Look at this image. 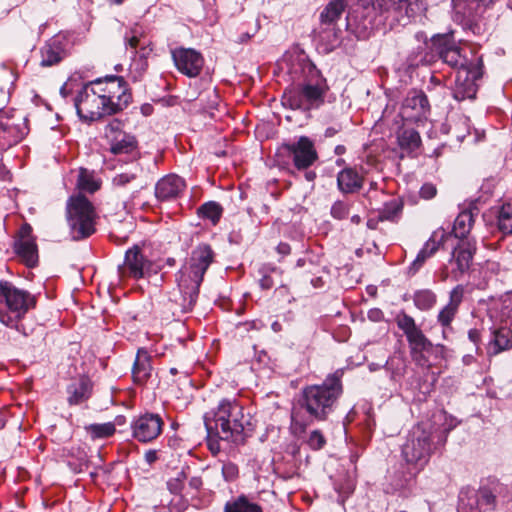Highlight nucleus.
<instances>
[{
    "label": "nucleus",
    "mask_w": 512,
    "mask_h": 512,
    "mask_svg": "<svg viewBox=\"0 0 512 512\" xmlns=\"http://www.w3.org/2000/svg\"><path fill=\"white\" fill-rule=\"evenodd\" d=\"M343 375V369H337L327 375L322 384L307 385L301 389L291 417L297 423L296 419L301 412L307 415L308 422L301 424L303 431L308 424L324 422L329 418L343 394Z\"/></svg>",
    "instance_id": "nucleus-1"
},
{
    "label": "nucleus",
    "mask_w": 512,
    "mask_h": 512,
    "mask_svg": "<svg viewBox=\"0 0 512 512\" xmlns=\"http://www.w3.org/2000/svg\"><path fill=\"white\" fill-rule=\"evenodd\" d=\"M206 431L222 437L224 441L244 445L255 430L250 414L236 399H222L216 409L204 415Z\"/></svg>",
    "instance_id": "nucleus-2"
},
{
    "label": "nucleus",
    "mask_w": 512,
    "mask_h": 512,
    "mask_svg": "<svg viewBox=\"0 0 512 512\" xmlns=\"http://www.w3.org/2000/svg\"><path fill=\"white\" fill-rule=\"evenodd\" d=\"M301 67L303 81L284 90L283 105L302 112L317 110L325 103L327 80L312 61H303Z\"/></svg>",
    "instance_id": "nucleus-3"
},
{
    "label": "nucleus",
    "mask_w": 512,
    "mask_h": 512,
    "mask_svg": "<svg viewBox=\"0 0 512 512\" xmlns=\"http://www.w3.org/2000/svg\"><path fill=\"white\" fill-rule=\"evenodd\" d=\"M35 306V296L26 290L15 287L10 281H0V321L2 324L27 336L22 319Z\"/></svg>",
    "instance_id": "nucleus-4"
},
{
    "label": "nucleus",
    "mask_w": 512,
    "mask_h": 512,
    "mask_svg": "<svg viewBox=\"0 0 512 512\" xmlns=\"http://www.w3.org/2000/svg\"><path fill=\"white\" fill-rule=\"evenodd\" d=\"M96 211L93 204L82 194L71 196L66 204V220L73 241L89 238L96 232Z\"/></svg>",
    "instance_id": "nucleus-5"
},
{
    "label": "nucleus",
    "mask_w": 512,
    "mask_h": 512,
    "mask_svg": "<svg viewBox=\"0 0 512 512\" xmlns=\"http://www.w3.org/2000/svg\"><path fill=\"white\" fill-rule=\"evenodd\" d=\"M432 428L427 423H418L409 431L402 446L405 462L419 473L429 462L434 451Z\"/></svg>",
    "instance_id": "nucleus-6"
},
{
    "label": "nucleus",
    "mask_w": 512,
    "mask_h": 512,
    "mask_svg": "<svg viewBox=\"0 0 512 512\" xmlns=\"http://www.w3.org/2000/svg\"><path fill=\"white\" fill-rule=\"evenodd\" d=\"M395 322L406 336L410 355L416 363L420 365L428 364V358L425 356V353H430L434 349L439 351L440 355L444 357L446 347L443 344L434 345L416 324L412 316L401 311L396 315Z\"/></svg>",
    "instance_id": "nucleus-7"
},
{
    "label": "nucleus",
    "mask_w": 512,
    "mask_h": 512,
    "mask_svg": "<svg viewBox=\"0 0 512 512\" xmlns=\"http://www.w3.org/2000/svg\"><path fill=\"white\" fill-rule=\"evenodd\" d=\"M106 105V114L116 115L125 110L133 101L132 90L128 82L122 76L110 75L104 78H97Z\"/></svg>",
    "instance_id": "nucleus-8"
},
{
    "label": "nucleus",
    "mask_w": 512,
    "mask_h": 512,
    "mask_svg": "<svg viewBox=\"0 0 512 512\" xmlns=\"http://www.w3.org/2000/svg\"><path fill=\"white\" fill-rule=\"evenodd\" d=\"M98 89L96 79L89 81L82 86L73 99L77 115L83 122L91 123L109 116L106 114V105Z\"/></svg>",
    "instance_id": "nucleus-9"
},
{
    "label": "nucleus",
    "mask_w": 512,
    "mask_h": 512,
    "mask_svg": "<svg viewBox=\"0 0 512 512\" xmlns=\"http://www.w3.org/2000/svg\"><path fill=\"white\" fill-rule=\"evenodd\" d=\"M506 489L496 478H488L477 490L474 497H460L459 512L494 511L497 507V497Z\"/></svg>",
    "instance_id": "nucleus-10"
},
{
    "label": "nucleus",
    "mask_w": 512,
    "mask_h": 512,
    "mask_svg": "<svg viewBox=\"0 0 512 512\" xmlns=\"http://www.w3.org/2000/svg\"><path fill=\"white\" fill-rule=\"evenodd\" d=\"M408 5V0H357L356 7L349 10L346 16V27L362 25L363 29L368 26L365 23L371 12L375 14L393 11H402Z\"/></svg>",
    "instance_id": "nucleus-11"
},
{
    "label": "nucleus",
    "mask_w": 512,
    "mask_h": 512,
    "mask_svg": "<svg viewBox=\"0 0 512 512\" xmlns=\"http://www.w3.org/2000/svg\"><path fill=\"white\" fill-rule=\"evenodd\" d=\"M483 68L482 57H476L470 60V64L457 70L455 86L453 88V98L455 100L475 99L478 91L476 82L482 78Z\"/></svg>",
    "instance_id": "nucleus-12"
},
{
    "label": "nucleus",
    "mask_w": 512,
    "mask_h": 512,
    "mask_svg": "<svg viewBox=\"0 0 512 512\" xmlns=\"http://www.w3.org/2000/svg\"><path fill=\"white\" fill-rule=\"evenodd\" d=\"M177 289L169 293L168 299L163 306L171 313L172 316L191 311L198 299L200 287L193 284L188 277H180L176 275Z\"/></svg>",
    "instance_id": "nucleus-13"
},
{
    "label": "nucleus",
    "mask_w": 512,
    "mask_h": 512,
    "mask_svg": "<svg viewBox=\"0 0 512 512\" xmlns=\"http://www.w3.org/2000/svg\"><path fill=\"white\" fill-rule=\"evenodd\" d=\"M215 252L207 243L198 244L191 252L185 265L178 271L180 277H188L197 286H201L204 275L215 261Z\"/></svg>",
    "instance_id": "nucleus-14"
},
{
    "label": "nucleus",
    "mask_w": 512,
    "mask_h": 512,
    "mask_svg": "<svg viewBox=\"0 0 512 512\" xmlns=\"http://www.w3.org/2000/svg\"><path fill=\"white\" fill-rule=\"evenodd\" d=\"M279 152L291 158L293 166L298 171L308 170L319 159L313 140L304 135L296 141L282 143Z\"/></svg>",
    "instance_id": "nucleus-15"
},
{
    "label": "nucleus",
    "mask_w": 512,
    "mask_h": 512,
    "mask_svg": "<svg viewBox=\"0 0 512 512\" xmlns=\"http://www.w3.org/2000/svg\"><path fill=\"white\" fill-rule=\"evenodd\" d=\"M154 264L143 253L139 245H134L125 252L123 264L118 266V273L121 278L140 280L149 278L156 274Z\"/></svg>",
    "instance_id": "nucleus-16"
},
{
    "label": "nucleus",
    "mask_w": 512,
    "mask_h": 512,
    "mask_svg": "<svg viewBox=\"0 0 512 512\" xmlns=\"http://www.w3.org/2000/svg\"><path fill=\"white\" fill-rule=\"evenodd\" d=\"M164 425L160 414L146 412L131 422L132 437L140 443H150L161 435Z\"/></svg>",
    "instance_id": "nucleus-17"
},
{
    "label": "nucleus",
    "mask_w": 512,
    "mask_h": 512,
    "mask_svg": "<svg viewBox=\"0 0 512 512\" xmlns=\"http://www.w3.org/2000/svg\"><path fill=\"white\" fill-rule=\"evenodd\" d=\"M172 59L177 70L190 78L200 75L204 65L202 54L192 48L179 47L174 49Z\"/></svg>",
    "instance_id": "nucleus-18"
},
{
    "label": "nucleus",
    "mask_w": 512,
    "mask_h": 512,
    "mask_svg": "<svg viewBox=\"0 0 512 512\" xmlns=\"http://www.w3.org/2000/svg\"><path fill=\"white\" fill-rule=\"evenodd\" d=\"M430 110L427 95L422 90H412L403 101L401 115L406 120L417 122L426 119Z\"/></svg>",
    "instance_id": "nucleus-19"
},
{
    "label": "nucleus",
    "mask_w": 512,
    "mask_h": 512,
    "mask_svg": "<svg viewBox=\"0 0 512 512\" xmlns=\"http://www.w3.org/2000/svg\"><path fill=\"white\" fill-rule=\"evenodd\" d=\"M347 7L346 0H331L320 13L321 25H326L327 39L331 46H334L339 41L341 30L336 29V23L341 18Z\"/></svg>",
    "instance_id": "nucleus-20"
},
{
    "label": "nucleus",
    "mask_w": 512,
    "mask_h": 512,
    "mask_svg": "<svg viewBox=\"0 0 512 512\" xmlns=\"http://www.w3.org/2000/svg\"><path fill=\"white\" fill-rule=\"evenodd\" d=\"M465 294V288L463 285H456L449 292V300L447 304L440 309L437 314V322L443 329V335L445 336L447 331H452V322L456 318L460 305L463 302Z\"/></svg>",
    "instance_id": "nucleus-21"
},
{
    "label": "nucleus",
    "mask_w": 512,
    "mask_h": 512,
    "mask_svg": "<svg viewBox=\"0 0 512 512\" xmlns=\"http://www.w3.org/2000/svg\"><path fill=\"white\" fill-rule=\"evenodd\" d=\"M186 188L185 180L176 175L168 174L159 179L155 185V197L160 202L176 200Z\"/></svg>",
    "instance_id": "nucleus-22"
},
{
    "label": "nucleus",
    "mask_w": 512,
    "mask_h": 512,
    "mask_svg": "<svg viewBox=\"0 0 512 512\" xmlns=\"http://www.w3.org/2000/svg\"><path fill=\"white\" fill-rule=\"evenodd\" d=\"M94 383L87 375L73 378L66 387L67 403L70 406H78L86 403L93 394Z\"/></svg>",
    "instance_id": "nucleus-23"
},
{
    "label": "nucleus",
    "mask_w": 512,
    "mask_h": 512,
    "mask_svg": "<svg viewBox=\"0 0 512 512\" xmlns=\"http://www.w3.org/2000/svg\"><path fill=\"white\" fill-rule=\"evenodd\" d=\"M40 56L41 67L58 65L66 57L65 42L59 37H52L40 48Z\"/></svg>",
    "instance_id": "nucleus-24"
},
{
    "label": "nucleus",
    "mask_w": 512,
    "mask_h": 512,
    "mask_svg": "<svg viewBox=\"0 0 512 512\" xmlns=\"http://www.w3.org/2000/svg\"><path fill=\"white\" fill-rule=\"evenodd\" d=\"M28 131L29 129L24 119L16 123L12 118L4 116L0 134V145L8 147L15 145L28 134Z\"/></svg>",
    "instance_id": "nucleus-25"
},
{
    "label": "nucleus",
    "mask_w": 512,
    "mask_h": 512,
    "mask_svg": "<svg viewBox=\"0 0 512 512\" xmlns=\"http://www.w3.org/2000/svg\"><path fill=\"white\" fill-rule=\"evenodd\" d=\"M152 356L144 348H139L132 366V379L138 386L145 385L152 376Z\"/></svg>",
    "instance_id": "nucleus-26"
},
{
    "label": "nucleus",
    "mask_w": 512,
    "mask_h": 512,
    "mask_svg": "<svg viewBox=\"0 0 512 512\" xmlns=\"http://www.w3.org/2000/svg\"><path fill=\"white\" fill-rule=\"evenodd\" d=\"M475 251V246L469 240L458 242L452 252L456 264V269L453 270L455 275L456 273L463 275L470 269Z\"/></svg>",
    "instance_id": "nucleus-27"
},
{
    "label": "nucleus",
    "mask_w": 512,
    "mask_h": 512,
    "mask_svg": "<svg viewBox=\"0 0 512 512\" xmlns=\"http://www.w3.org/2000/svg\"><path fill=\"white\" fill-rule=\"evenodd\" d=\"M363 185L364 177L352 167H345L337 174V187L343 194L358 193Z\"/></svg>",
    "instance_id": "nucleus-28"
},
{
    "label": "nucleus",
    "mask_w": 512,
    "mask_h": 512,
    "mask_svg": "<svg viewBox=\"0 0 512 512\" xmlns=\"http://www.w3.org/2000/svg\"><path fill=\"white\" fill-rule=\"evenodd\" d=\"M13 248L16 255L28 268H34L38 265L39 255L36 239L14 241Z\"/></svg>",
    "instance_id": "nucleus-29"
},
{
    "label": "nucleus",
    "mask_w": 512,
    "mask_h": 512,
    "mask_svg": "<svg viewBox=\"0 0 512 512\" xmlns=\"http://www.w3.org/2000/svg\"><path fill=\"white\" fill-rule=\"evenodd\" d=\"M109 151L113 155L133 154L138 151V140L135 135L124 132L109 143Z\"/></svg>",
    "instance_id": "nucleus-30"
},
{
    "label": "nucleus",
    "mask_w": 512,
    "mask_h": 512,
    "mask_svg": "<svg viewBox=\"0 0 512 512\" xmlns=\"http://www.w3.org/2000/svg\"><path fill=\"white\" fill-rule=\"evenodd\" d=\"M492 336L493 338L489 343L492 348V351L489 352L490 355L495 356L512 348V330L510 328H497L493 330Z\"/></svg>",
    "instance_id": "nucleus-31"
},
{
    "label": "nucleus",
    "mask_w": 512,
    "mask_h": 512,
    "mask_svg": "<svg viewBox=\"0 0 512 512\" xmlns=\"http://www.w3.org/2000/svg\"><path fill=\"white\" fill-rule=\"evenodd\" d=\"M427 49L440 58L445 52L453 48L456 43L452 33L435 34L429 41H425Z\"/></svg>",
    "instance_id": "nucleus-32"
},
{
    "label": "nucleus",
    "mask_w": 512,
    "mask_h": 512,
    "mask_svg": "<svg viewBox=\"0 0 512 512\" xmlns=\"http://www.w3.org/2000/svg\"><path fill=\"white\" fill-rule=\"evenodd\" d=\"M474 223L475 221L472 219L471 212L461 211L455 218L453 224L452 233L454 234L455 238L459 239L460 241H465L464 239H466L471 232Z\"/></svg>",
    "instance_id": "nucleus-33"
},
{
    "label": "nucleus",
    "mask_w": 512,
    "mask_h": 512,
    "mask_svg": "<svg viewBox=\"0 0 512 512\" xmlns=\"http://www.w3.org/2000/svg\"><path fill=\"white\" fill-rule=\"evenodd\" d=\"M224 209L222 205L216 201H207L197 208V215L199 218L209 220L213 226H216L222 215Z\"/></svg>",
    "instance_id": "nucleus-34"
},
{
    "label": "nucleus",
    "mask_w": 512,
    "mask_h": 512,
    "mask_svg": "<svg viewBox=\"0 0 512 512\" xmlns=\"http://www.w3.org/2000/svg\"><path fill=\"white\" fill-rule=\"evenodd\" d=\"M223 512H263V510L259 504L251 502L246 495L241 494L232 501L226 502Z\"/></svg>",
    "instance_id": "nucleus-35"
},
{
    "label": "nucleus",
    "mask_w": 512,
    "mask_h": 512,
    "mask_svg": "<svg viewBox=\"0 0 512 512\" xmlns=\"http://www.w3.org/2000/svg\"><path fill=\"white\" fill-rule=\"evenodd\" d=\"M398 143L402 149L413 152L421 145V137L413 128H404L398 135Z\"/></svg>",
    "instance_id": "nucleus-36"
},
{
    "label": "nucleus",
    "mask_w": 512,
    "mask_h": 512,
    "mask_svg": "<svg viewBox=\"0 0 512 512\" xmlns=\"http://www.w3.org/2000/svg\"><path fill=\"white\" fill-rule=\"evenodd\" d=\"M412 298L416 308L421 311L432 309L437 302V295L431 289L417 290Z\"/></svg>",
    "instance_id": "nucleus-37"
},
{
    "label": "nucleus",
    "mask_w": 512,
    "mask_h": 512,
    "mask_svg": "<svg viewBox=\"0 0 512 512\" xmlns=\"http://www.w3.org/2000/svg\"><path fill=\"white\" fill-rule=\"evenodd\" d=\"M497 227L504 235H512V204L505 203L497 210Z\"/></svg>",
    "instance_id": "nucleus-38"
},
{
    "label": "nucleus",
    "mask_w": 512,
    "mask_h": 512,
    "mask_svg": "<svg viewBox=\"0 0 512 512\" xmlns=\"http://www.w3.org/2000/svg\"><path fill=\"white\" fill-rule=\"evenodd\" d=\"M403 201L400 198H393L384 203L379 210L378 218L380 221H393L403 210Z\"/></svg>",
    "instance_id": "nucleus-39"
},
{
    "label": "nucleus",
    "mask_w": 512,
    "mask_h": 512,
    "mask_svg": "<svg viewBox=\"0 0 512 512\" xmlns=\"http://www.w3.org/2000/svg\"><path fill=\"white\" fill-rule=\"evenodd\" d=\"M449 237L450 235L443 229L434 231L421 250L425 251L428 256L432 257Z\"/></svg>",
    "instance_id": "nucleus-40"
},
{
    "label": "nucleus",
    "mask_w": 512,
    "mask_h": 512,
    "mask_svg": "<svg viewBox=\"0 0 512 512\" xmlns=\"http://www.w3.org/2000/svg\"><path fill=\"white\" fill-rule=\"evenodd\" d=\"M449 237L450 235L443 229L434 231L421 250L425 251L428 256L432 257Z\"/></svg>",
    "instance_id": "nucleus-41"
},
{
    "label": "nucleus",
    "mask_w": 512,
    "mask_h": 512,
    "mask_svg": "<svg viewBox=\"0 0 512 512\" xmlns=\"http://www.w3.org/2000/svg\"><path fill=\"white\" fill-rule=\"evenodd\" d=\"M86 432L92 439H105L114 435L116 428L113 422L90 424L85 426Z\"/></svg>",
    "instance_id": "nucleus-42"
},
{
    "label": "nucleus",
    "mask_w": 512,
    "mask_h": 512,
    "mask_svg": "<svg viewBox=\"0 0 512 512\" xmlns=\"http://www.w3.org/2000/svg\"><path fill=\"white\" fill-rule=\"evenodd\" d=\"M440 59L452 68H457V70L467 64H470V61L461 56L460 48L457 45L445 52L444 55L440 57Z\"/></svg>",
    "instance_id": "nucleus-43"
},
{
    "label": "nucleus",
    "mask_w": 512,
    "mask_h": 512,
    "mask_svg": "<svg viewBox=\"0 0 512 512\" xmlns=\"http://www.w3.org/2000/svg\"><path fill=\"white\" fill-rule=\"evenodd\" d=\"M187 479V474L184 470H181L173 478L167 481V489L171 494L180 495L184 489V483Z\"/></svg>",
    "instance_id": "nucleus-44"
},
{
    "label": "nucleus",
    "mask_w": 512,
    "mask_h": 512,
    "mask_svg": "<svg viewBox=\"0 0 512 512\" xmlns=\"http://www.w3.org/2000/svg\"><path fill=\"white\" fill-rule=\"evenodd\" d=\"M123 131V122L117 118L112 119L104 128V137L109 143L114 138L120 136Z\"/></svg>",
    "instance_id": "nucleus-45"
},
{
    "label": "nucleus",
    "mask_w": 512,
    "mask_h": 512,
    "mask_svg": "<svg viewBox=\"0 0 512 512\" xmlns=\"http://www.w3.org/2000/svg\"><path fill=\"white\" fill-rule=\"evenodd\" d=\"M350 212V204L343 201H335L330 209L331 216L336 220H344L348 217Z\"/></svg>",
    "instance_id": "nucleus-46"
},
{
    "label": "nucleus",
    "mask_w": 512,
    "mask_h": 512,
    "mask_svg": "<svg viewBox=\"0 0 512 512\" xmlns=\"http://www.w3.org/2000/svg\"><path fill=\"white\" fill-rule=\"evenodd\" d=\"M307 444L313 450H320L326 445V438L320 430H313L309 435Z\"/></svg>",
    "instance_id": "nucleus-47"
},
{
    "label": "nucleus",
    "mask_w": 512,
    "mask_h": 512,
    "mask_svg": "<svg viewBox=\"0 0 512 512\" xmlns=\"http://www.w3.org/2000/svg\"><path fill=\"white\" fill-rule=\"evenodd\" d=\"M142 36V32L139 28H133L129 33H126L124 36V41L126 47H130L133 50V54H136V49L140 43V37Z\"/></svg>",
    "instance_id": "nucleus-48"
},
{
    "label": "nucleus",
    "mask_w": 512,
    "mask_h": 512,
    "mask_svg": "<svg viewBox=\"0 0 512 512\" xmlns=\"http://www.w3.org/2000/svg\"><path fill=\"white\" fill-rule=\"evenodd\" d=\"M429 258L430 256H428L425 251L420 250L416 258L408 267V275L414 276L423 267V265Z\"/></svg>",
    "instance_id": "nucleus-49"
},
{
    "label": "nucleus",
    "mask_w": 512,
    "mask_h": 512,
    "mask_svg": "<svg viewBox=\"0 0 512 512\" xmlns=\"http://www.w3.org/2000/svg\"><path fill=\"white\" fill-rule=\"evenodd\" d=\"M79 187L93 193L100 188V185L91 176L81 173L79 177Z\"/></svg>",
    "instance_id": "nucleus-50"
},
{
    "label": "nucleus",
    "mask_w": 512,
    "mask_h": 512,
    "mask_svg": "<svg viewBox=\"0 0 512 512\" xmlns=\"http://www.w3.org/2000/svg\"><path fill=\"white\" fill-rule=\"evenodd\" d=\"M137 179V175L135 173L130 172H124L117 174L113 180L112 183L115 187L123 188L126 187L129 183L133 182Z\"/></svg>",
    "instance_id": "nucleus-51"
},
{
    "label": "nucleus",
    "mask_w": 512,
    "mask_h": 512,
    "mask_svg": "<svg viewBox=\"0 0 512 512\" xmlns=\"http://www.w3.org/2000/svg\"><path fill=\"white\" fill-rule=\"evenodd\" d=\"M239 474L238 466L232 462L225 463L222 466V475L226 481H234Z\"/></svg>",
    "instance_id": "nucleus-52"
},
{
    "label": "nucleus",
    "mask_w": 512,
    "mask_h": 512,
    "mask_svg": "<svg viewBox=\"0 0 512 512\" xmlns=\"http://www.w3.org/2000/svg\"><path fill=\"white\" fill-rule=\"evenodd\" d=\"M32 233V226L25 222L19 228L15 241H29L30 239H36Z\"/></svg>",
    "instance_id": "nucleus-53"
},
{
    "label": "nucleus",
    "mask_w": 512,
    "mask_h": 512,
    "mask_svg": "<svg viewBox=\"0 0 512 512\" xmlns=\"http://www.w3.org/2000/svg\"><path fill=\"white\" fill-rule=\"evenodd\" d=\"M219 440H223V438L207 431V446L213 455L220 452Z\"/></svg>",
    "instance_id": "nucleus-54"
},
{
    "label": "nucleus",
    "mask_w": 512,
    "mask_h": 512,
    "mask_svg": "<svg viewBox=\"0 0 512 512\" xmlns=\"http://www.w3.org/2000/svg\"><path fill=\"white\" fill-rule=\"evenodd\" d=\"M419 194L422 199L430 200L436 196L437 188L432 183H425L420 188Z\"/></svg>",
    "instance_id": "nucleus-55"
},
{
    "label": "nucleus",
    "mask_w": 512,
    "mask_h": 512,
    "mask_svg": "<svg viewBox=\"0 0 512 512\" xmlns=\"http://www.w3.org/2000/svg\"><path fill=\"white\" fill-rule=\"evenodd\" d=\"M481 331L477 328H472L468 331V339L475 344L476 346V353H479L480 351V343H481Z\"/></svg>",
    "instance_id": "nucleus-56"
},
{
    "label": "nucleus",
    "mask_w": 512,
    "mask_h": 512,
    "mask_svg": "<svg viewBox=\"0 0 512 512\" xmlns=\"http://www.w3.org/2000/svg\"><path fill=\"white\" fill-rule=\"evenodd\" d=\"M260 273L262 274V277L259 280V285H260L261 289H263V290L271 289L274 286L273 278L270 275L263 273L262 270L260 271Z\"/></svg>",
    "instance_id": "nucleus-57"
},
{
    "label": "nucleus",
    "mask_w": 512,
    "mask_h": 512,
    "mask_svg": "<svg viewBox=\"0 0 512 512\" xmlns=\"http://www.w3.org/2000/svg\"><path fill=\"white\" fill-rule=\"evenodd\" d=\"M478 204H479V200H474V201L470 202L468 207L466 209L462 210V212H471L472 219L475 220V217L478 216V214L480 212Z\"/></svg>",
    "instance_id": "nucleus-58"
},
{
    "label": "nucleus",
    "mask_w": 512,
    "mask_h": 512,
    "mask_svg": "<svg viewBox=\"0 0 512 512\" xmlns=\"http://www.w3.org/2000/svg\"><path fill=\"white\" fill-rule=\"evenodd\" d=\"M276 251L282 257L287 256L291 253V246L286 242H280L276 246Z\"/></svg>",
    "instance_id": "nucleus-59"
},
{
    "label": "nucleus",
    "mask_w": 512,
    "mask_h": 512,
    "mask_svg": "<svg viewBox=\"0 0 512 512\" xmlns=\"http://www.w3.org/2000/svg\"><path fill=\"white\" fill-rule=\"evenodd\" d=\"M144 459L149 465H152L158 460L157 451L152 449L147 450L144 454Z\"/></svg>",
    "instance_id": "nucleus-60"
},
{
    "label": "nucleus",
    "mask_w": 512,
    "mask_h": 512,
    "mask_svg": "<svg viewBox=\"0 0 512 512\" xmlns=\"http://www.w3.org/2000/svg\"><path fill=\"white\" fill-rule=\"evenodd\" d=\"M341 130H342L341 125H338V127H328V128H326V130L324 132V136H325V138H332L337 133H339Z\"/></svg>",
    "instance_id": "nucleus-61"
},
{
    "label": "nucleus",
    "mask_w": 512,
    "mask_h": 512,
    "mask_svg": "<svg viewBox=\"0 0 512 512\" xmlns=\"http://www.w3.org/2000/svg\"><path fill=\"white\" fill-rule=\"evenodd\" d=\"M203 484L201 477H192L189 480V486L194 490H199Z\"/></svg>",
    "instance_id": "nucleus-62"
},
{
    "label": "nucleus",
    "mask_w": 512,
    "mask_h": 512,
    "mask_svg": "<svg viewBox=\"0 0 512 512\" xmlns=\"http://www.w3.org/2000/svg\"><path fill=\"white\" fill-rule=\"evenodd\" d=\"M311 284L314 286V287H322L324 282H323V279L322 277H316V278H313L311 279Z\"/></svg>",
    "instance_id": "nucleus-63"
},
{
    "label": "nucleus",
    "mask_w": 512,
    "mask_h": 512,
    "mask_svg": "<svg viewBox=\"0 0 512 512\" xmlns=\"http://www.w3.org/2000/svg\"><path fill=\"white\" fill-rule=\"evenodd\" d=\"M334 152L336 155H343L346 152V147L344 145H337Z\"/></svg>",
    "instance_id": "nucleus-64"
}]
</instances>
